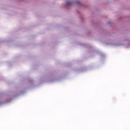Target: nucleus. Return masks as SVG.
<instances>
[{
    "label": "nucleus",
    "instance_id": "1",
    "mask_svg": "<svg viewBox=\"0 0 130 130\" xmlns=\"http://www.w3.org/2000/svg\"><path fill=\"white\" fill-rule=\"evenodd\" d=\"M67 6H72L73 5V2L72 1H68L67 2Z\"/></svg>",
    "mask_w": 130,
    "mask_h": 130
}]
</instances>
